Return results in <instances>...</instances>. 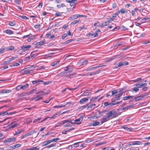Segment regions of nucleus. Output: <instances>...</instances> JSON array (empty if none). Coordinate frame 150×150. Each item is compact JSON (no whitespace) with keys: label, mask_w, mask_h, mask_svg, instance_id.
<instances>
[{"label":"nucleus","mask_w":150,"mask_h":150,"mask_svg":"<svg viewBox=\"0 0 150 150\" xmlns=\"http://www.w3.org/2000/svg\"><path fill=\"white\" fill-rule=\"evenodd\" d=\"M120 13L122 14L123 13H127V11L126 9H124L123 8H122L120 11Z\"/></svg>","instance_id":"33"},{"label":"nucleus","mask_w":150,"mask_h":150,"mask_svg":"<svg viewBox=\"0 0 150 150\" xmlns=\"http://www.w3.org/2000/svg\"><path fill=\"white\" fill-rule=\"evenodd\" d=\"M67 72H65L64 71H62L61 72L59 75L58 76H60L62 75H64L66 74H67Z\"/></svg>","instance_id":"58"},{"label":"nucleus","mask_w":150,"mask_h":150,"mask_svg":"<svg viewBox=\"0 0 150 150\" xmlns=\"http://www.w3.org/2000/svg\"><path fill=\"white\" fill-rule=\"evenodd\" d=\"M12 91L8 89H4L2 90L0 92V94H1L2 93H11V92Z\"/></svg>","instance_id":"17"},{"label":"nucleus","mask_w":150,"mask_h":150,"mask_svg":"<svg viewBox=\"0 0 150 150\" xmlns=\"http://www.w3.org/2000/svg\"><path fill=\"white\" fill-rule=\"evenodd\" d=\"M109 120V119L108 118H107V117H106L103 118L102 120L101 121V123H103L104 122L107 121Z\"/></svg>","instance_id":"34"},{"label":"nucleus","mask_w":150,"mask_h":150,"mask_svg":"<svg viewBox=\"0 0 150 150\" xmlns=\"http://www.w3.org/2000/svg\"><path fill=\"white\" fill-rule=\"evenodd\" d=\"M146 96V95H144L140 96H135L134 98V100L136 101H138L142 99L144 97Z\"/></svg>","instance_id":"10"},{"label":"nucleus","mask_w":150,"mask_h":150,"mask_svg":"<svg viewBox=\"0 0 150 150\" xmlns=\"http://www.w3.org/2000/svg\"><path fill=\"white\" fill-rule=\"evenodd\" d=\"M79 14H76L72 15L69 18V20H72L74 19H76L79 17Z\"/></svg>","instance_id":"8"},{"label":"nucleus","mask_w":150,"mask_h":150,"mask_svg":"<svg viewBox=\"0 0 150 150\" xmlns=\"http://www.w3.org/2000/svg\"><path fill=\"white\" fill-rule=\"evenodd\" d=\"M14 2H15L17 4L20 5L21 4L20 0H16L14 1Z\"/></svg>","instance_id":"55"},{"label":"nucleus","mask_w":150,"mask_h":150,"mask_svg":"<svg viewBox=\"0 0 150 150\" xmlns=\"http://www.w3.org/2000/svg\"><path fill=\"white\" fill-rule=\"evenodd\" d=\"M105 66H106L105 65H104L102 64H100L99 65L97 66L96 67H96V69L99 68L100 67H104Z\"/></svg>","instance_id":"52"},{"label":"nucleus","mask_w":150,"mask_h":150,"mask_svg":"<svg viewBox=\"0 0 150 150\" xmlns=\"http://www.w3.org/2000/svg\"><path fill=\"white\" fill-rule=\"evenodd\" d=\"M45 43V40L44 39L40 41L39 42H37L35 45V46L37 47H38V46H39L40 45H43Z\"/></svg>","instance_id":"14"},{"label":"nucleus","mask_w":150,"mask_h":150,"mask_svg":"<svg viewBox=\"0 0 150 150\" xmlns=\"http://www.w3.org/2000/svg\"><path fill=\"white\" fill-rule=\"evenodd\" d=\"M29 86V84L28 83H26L25 85H19L16 88L17 90L18 91L20 89L24 90L25 89L27 88Z\"/></svg>","instance_id":"3"},{"label":"nucleus","mask_w":150,"mask_h":150,"mask_svg":"<svg viewBox=\"0 0 150 150\" xmlns=\"http://www.w3.org/2000/svg\"><path fill=\"white\" fill-rule=\"evenodd\" d=\"M86 28L85 26H83L82 27H80L79 28V30L80 31H81L83 29H86Z\"/></svg>","instance_id":"60"},{"label":"nucleus","mask_w":150,"mask_h":150,"mask_svg":"<svg viewBox=\"0 0 150 150\" xmlns=\"http://www.w3.org/2000/svg\"><path fill=\"white\" fill-rule=\"evenodd\" d=\"M82 65H86L88 63V61L86 59H83L81 60L79 62Z\"/></svg>","instance_id":"15"},{"label":"nucleus","mask_w":150,"mask_h":150,"mask_svg":"<svg viewBox=\"0 0 150 150\" xmlns=\"http://www.w3.org/2000/svg\"><path fill=\"white\" fill-rule=\"evenodd\" d=\"M59 138H54L52 140H50V141H51V142H57V141L59 140Z\"/></svg>","instance_id":"45"},{"label":"nucleus","mask_w":150,"mask_h":150,"mask_svg":"<svg viewBox=\"0 0 150 150\" xmlns=\"http://www.w3.org/2000/svg\"><path fill=\"white\" fill-rule=\"evenodd\" d=\"M59 60H58L57 61L54 62L52 64H51V66L52 67H54L57 64H59Z\"/></svg>","instance_id":"38"},{"label":"nucleus","mask_w":150,"mask_h":150,"mask_svg":"<svg viewBox=\"0 0 150 150\" xmlns=\"http://www.w3.org/2000/svg\"><path fill=\"white\" fill-rule=\"evenodd\" d=\"M99 96H97L96 97H93L90 100L91 102H93L94 101V100L97 99Z\"/></svg>","instance_id":"39"},{"label":"nucleus","mask_w":150,"mask_h":150,"mask_svg":"<svg viewBox=\"0 0 150 150\" xmlns=\"http://www.w3.org/2000/svg\"><path fill=\"white\" fill-rule=\"evenodd\" d=\"M27 69H23L21 70V72H24L23 73V74H27L29 73H33V71L31 70H28Z\"/></svg>","instance_id":"6"},{"label":"nucleus","mask_w":150,"mask_h":150,"mask_svg":"<svg viewBox=\"0 0 150 150\" xmlns=\"http://www.w3.org/2000/svg\"><path fill=\"white\" fill-rule=\"evenodd\" d=\"M37 91V89L36 88H35L32 90L28 92L27 94L28 95H30L33 93L34 92H35Z\"/></svg>","instance_id":"35"},{"label":"nucleus","mask_w":150,"mask_h":150,"mask_svg":"<svg viewBox=\"0 0 150 150\" xmlns=\"http://www.w3.org/2000/svg\"><path fill=\"white\" fill-rule=\"evenodd\" d=\"M70 3V6H74V5L76 4V2H75L73 1H71Z\"/></svg>","instance_id":"50"},{"label":"nucleus","mask_w":150,"mask_h":150,"mask_svg":"<svg viewBox=\"0 0 150 150\" xmlns=\"http://www.w3.org/2000/svg\"><path fill=\"white\" fill-rule=\"evenodd\" d=\"M67 122L71 123V124H75V123H73L72 122V120H67L62 121H61L60 123H58L57 125L56 126V127H59L61 125H63L64 124L67 123Z\"/></svg>","instance_id":"2"},{"label":"nucleus","mask_w":150,"mask_h":150,"mask_svg":"<svg viewBox=\"0 0 150 150\" xmlns=\"http://www.w3.org/2000/svg\"><path fill=\"white\" fill-rule=\"evenodd\" d=\"M14 47L13 46H11L7 48V50H14Z\"/></svg>","instance_id":"51"},{"label":"nucleus","mask_w":150,"mask_h":150,"mask_svg":"<svg viewBox=\"0 0 150 150\" xmlns=\"http://www.w3.org/2000/svg\"><path fill=\"white\" fill-rule=\"evenodd\" d=\"M134 96H125L123 98V100H129V99H131L132 98L134 97Z\"/></svg>","instance_id":"22"},{"label":"nucleus","mask_w":150,"mask_h":150,"mask_svg":"<svg viewBox=\"0 0 150 150\" xmlns=\"http://www.w3.org/2000/svg\"><path fill=\"white\" fill-rule=\"evenodd\" d=\"M74 40V39H71L70 40H68L66 41L63 44H68V43L73 41Z\"/></svg>","instance_id":"41"},{"label":"nucleus","mask_w":150,"mask_h":150,"mask_svg":"<svg viewBox=\"0 0 150 150\" xmlns=\"http://www.w3.org/2000/svg\"><path fill=\"white\" fill-rule=\"evenodd\" d=\"M147 85V83H142L141 84H140L139 86H138L139 88H141L142 87H144L146 86Z\"/></svg>","instance_id":"40"},{"label":"nucleus","mask_w":150,"mask_h":150,"mask_svg":"<svg viewBox=\"0 0 150 150\" xmlns=\"http://www.w3.org/2000/svg\"><path fill=\"white\" fill-rule=\"evenodd\" d=\"M91 103H88L90 105H88V108L89 109H92L94 108L96 106V105L95 104H91Z\"/></svg>","instance_id":"20"},{"label":"nucleus","mask_w":150,"mask_h":150,"mask_svg":"<svg viewBox=\"0 0 150 150\" xmlns=\"http://www.w3.org/2000/svg\"><path fill=\"white\" fill-rule=\"evenodd\" d=\"M36 132V131H35V130H33V131H31L29 132L28 133H27L26 134H25L23 136V137H27V136H30V135H33L34 133H35V132Z\"/></svg>","instance_id":"12"},{"label":"nucleus","mask_w":150,"mask_h":150,"mask_svg":"<svg viewBox=\"0 0 150 150\" xmlns=\"http://www.w3.org/2000/svg\"><path fill=\"white\" fill-rule=\"evenodd\" d=\"M118 63V66H120V67L124 66L123 63L121 62H120L119 63Z\"/></svg>","instance_id":"64"},{"label":"nucleus","mask_w":150,"mask_h":150,"mask_svg":"<svg viewBox=\"0 0 150 150\" xmlns=\"http://www.w3.org/2000/svg\"><path fill=\"white\" fill-rule=\"evenodd\" d=\"M8 25L11 26H13L16 25V23L14 21L10 22L8 23Z\"/></svg>","instance_id":"46"},{"label":"nucleus","mask_w":150,"mask_h":150,"mask_svg":"<svg viewBox=\"0 0 150 150\" xmlns=\"http://www.w3.org/2000/svg\"><path fill=\"white\" fill-rule=\"evenodd\" d=\"M15 59V58L14 57H13L11 58H9V60H8L9 61V62H10L13 60H14Z\"/></svg>","instance_id":"57"},{"label":"nucleus","mask_w":150,"mask_h":150,"mask_svg":"<svg viewBox=\"0 0 150 150\" xmlns=\"http://www.w3.org/2000/svg\"><path fill=\"white\" fill-rule=\"evenodd\" d=\"M104 105L105 106H109L111 107L114 105V103H109L108 102H104Z\"/></svg>","instance_id":"19"},{"label":"nucleus","mask_w":150,"mask_h":150,"mask_svg":"<svg viewBox=\"0 0 150 150\" xmlns=\"http://www.w3.org/2000/svg\"><path fill=\"white\" fill-rule=\"evenodd\" d=\"M31 47V45H24L21 47V50H22L23 52L28 50Z\"/></svg>","instance_id":"5"},{"label":"nucleus","mask_w":150,"mask_h":150,"mask_svg":"<svg viewBox=\"0 0 150 150\" xmlns=\"http://www.w3.org/2000/svg\"><path fill=\"white\" fill-rule=\"evenodd\" d=\"M117 91V90H115L112 91L111 92L112 94L111 96H112L113 95L116 94L117 93H118Z\"/></svg>","instance_id":"44"},{"label":"nucleus","mask_w":150,"mask_h":150,"mask_svg":"<svg viewBox=\"0 0 150 150\" xmlns=\"http://www.w3.org/2000/svg\"><path fill=\"white\" fill-rule=\"evenodd\" d=\"M108 24H109V22L107 21V22H104L102 23L101 25L100 26L101 27H104L107 25Z\"/></svg>","instance_id":"29"},{"label":"nucleus","mask_w":150,"mask_h":150,"mask_svg":"<svg viewBox=\"0 0 150 150\" xmlns=\"http://www.w3.org/2000/svg\"><path fill=\"white\" fill-rule=\"evenodd\" d=\"M150 18L148 17H146L144 18H143L141 20V22L142 23H143L146 22V21L147 20L149 19Z\"/></svg>","instance_id":"32"},{"label":"nucleus","mask_w":150,"mask_h":150,"mask_svg":"<svg viewBox=\"0 0 150 150\" xmlns=\"http://www.w3.org/2000/svg\"><path fill=\"white\" fill-rule=\"evenodd\" d=\"M143 142L141 141H134L132 142H130L129 144V145L130 146L134 145H140L142 144Z\"/></svg>","instance_id":"4"},{"label":"nucleus","mask_w":150,"mask_h":150,"mask_svg":"<svg viewBox=\"0 0 150 150\" xmlns=\"http://www.w3.org/2000/svg\"><path fill=\"white\" fill-rule=\"evenodd\" d=\"M41 119V118L40 117L39 118H38L37 119H36L33 121V122L34 123L36 122H37L38 121L40 120Z\"/></svg>","instance_id":"63"},{"label":"nucleus","mask_w":150,"mask_h":150,"mask_svg":"<svg viewBox=\"0 0 150 150\" xmlns=\"http://www.w3.org/2000/svg\"><path fill=\"white\" fill-rule=\"evenodd\" d=\"M19 125V123H14L13 122L10 124V125L9 126V129L13 128L15 127H17Z\"/></svg>","instance_id":"11"},{"label":"nucleus","mask_w":150,"mask_h":150,"mask_svg":"<svg viewBox=\"0 0 150 150\" xmlns=\"http://www.w3.org/2000/svg\"><path fill=\"white\" fill-rule=\"evenodd\" d=\"M96 69V67H92L90 68H88L86 69V71H91Z\"/></svg>","instance_id":"49"},{"label":"nucleus","mask_w":150,"mask_h":150,"mask_svg":"<svg viewBox=\"0 0 150 150\" xmlns=\"http://www.w3.org/2000/svg\"><path fill=\"white\" fill-rule=\"evenodd\" d=\"M132 90L131 91H134L135 92H137V91H139V87H134L133 88Z\"/></svg>","instance_id":"42"},{"label":"nucleus","mask_w":150,"mask_h":150,"mask_svg":"<svg viewBox=\"0 0 150 150\" xmlns=\"http://www.w3.org/2000/svg\"><path fill=\"white\" fill-rule=\"evenodd\" d=\"M76 88H73V89H71V88H65L64 89V90H63L62 91V93H64V92H65V91H66V90L67 89H69L70 90H75Z\"/></svg>","instance_id":"53"},{"label":"nucleus","mask_w":150,"mask_h":150,"mask_svg":"<svg viewBox=\"0 0 150 150\" xmlns=\"http://www.w3.org/2000/svg\"><path fill=\"white\" fill-rule=\"evenodd\" d=\"M30 58L29 57H25L24 59V60L25 61H28L30 60Z\"/></svg>","instance_id":"62"},{"label":"nucleus","mask_w":150,"mask_h":150,"mask_svg":"<svg viewBox=\"0 0 150 150\" xmlns=\"http://www.w3.org/2000/svg\"><path fill=\"white\" fill-rule=\"evenodd\" d=\"M51 141L50 140H49L46 141H45L43 142L42 143V147L46 146L47 144L50 143Z\"/></svg>","instance_id":"21"},{"label":"nucleus","mask_w":150,"mask_h":150,"mask_svg":"<svg viewBox=\"0 0 150 150\" xmlns=\"http://www.w3.org/2000/svg\"><path fill=\"white\" fill-rule=\"evenodd\" d=\"M30 150H39V147L38 146L33 147L30 148Z\"/></svg>","instance_id":"43"},{"label":"nucleus","mask_w":150,"mask_h":150,"mask_svg":"<svg viewBox=\"0 0 150 150\" xmlns=\"http://www.w3.org/2000/svg\"><path fill=\"white\" fill-rule=\"evenodd\" d=\"M4 112H5V114H4V115H11L14 114H15L16 113V112L14 111V112H11L9 113H8L6 111H5Z\"/></svg>","instance_id":"36"},{"label":"nucleus","mask_w":150,"mask_h":150,"mask_svg":"<svg viewBox=\"0 0 150 150\" xmlns=\"http://www.w3.org/2000/svg\"><path fill=\"white\" fill-rule=\"evenodd\" d=\"M81 22V20H75L73 22H72L71 23V25H74V24L78 23H79V22Z\"/></svg>","instance_id":"31"},{"label":"nucleus","mask_w":150,"mask_h":150,"mask_svg":"<svg viewBox=\"0 0 150 150\" xmlns=\"http://www.w3.org/2000/svg\"><path fill=\"white\" fill-rule=\"evenodd\" d=\"M125 130H127V131H130L131 129L127 127L125 125H124L122 127Z\"/></svg>","instance_id":"48"},{"label":"nucleus","mask_w":150,"mask_h":150,"mask_svg":"<svg viewBox=\"0 0 150 150\" xmlns=\"http://www.w3.org/2000/svg\"><path fill=\"white\" fill-rule=\"evenodd\" d=\"M100 122L99 121H95L93 122L91 125L93 126H96L99 125Z\"/></svg>","instance_id":"26"},{"label":"nucleus","mask_w":150,"mask_h":150,"mask_svg":"<svg viewBox=\"0 0 150 150\" xmlns=\"http://www.w3.org/2000/svg\"><path fill=\"white\" fill-rule=\"evenodd\" d=\"M71 102H69L67 103L65 105H56L54 107V108H61L62 107H64L66 106V105H67L68 104H71Z\"/></svg>","instance_id":"16"},{"label":"nucleus","mask_w":150,"mask_h":150,"mask_svg":"<svg viewBox=\"0 0 150 150\" xmlns=\"http://www.w3.org/2000/svg\"><path fill=\"white\" fill-rule=\"evenodd\" d=\"M43 82V81L42 80H39L37 81H32V83L34 84H35L37 83H39L40 82Z\"/></svg>","instance_id":"30"},{"label":"nucleus","mask_w":150,"mask_h":150,"mask_svg":"<svg viewBox=\"0 0 150 150\" xmlns=\"http://www.w3.org/2000/svg\"><path fill=\"white\" fill-rule=\"evenodd\" d=\"M15 140L16 139L15 138H10L7 139V140L6 141V142H12L14 141H15Z\"/></svg>","instance_id":"28"},{"label":"nucleus","mask_w":150,"mask_h":150,"mask_svg":"<svg viewBox=\"0 0 150 150\" xmlns=\"http://www.w3.org/2000/svg\"><path fill=\"white\" fill-rule=\"evenodd\" d=\"M60 115V113H57L55 115H53L52 117H45V118L44 119H43L40 122V123H41V122H43V121H45V120H46L48 118H54L55 116L56 115Z\"/></svg>","instance_id":"18"},{"label":"nucleus","mask_w":150,"mask_h":150,"mask_svg":"<svg viewBox=\"0 0 150 150\" xmlns=\"http://www.w3.org/2000/svg\"><path fill=\"white\" fill-rule=\"evenodd\" d=\"M61 14L60 13L57 12L55 14V17H58L59 16H61Z\"/></svg>","instance_id":"56"},{"label":"nucleus","mask_w":150,"mask_h":150,"mask_svg":"<svg viewBox=\"0 0 150 150\" xmlns=\"http://www.w3.org/2000/svg\"><path fill=\"white\" fill-rule=\"evenodd\" d=\"M20 17H21V18L22 19H23L25 20H28V18L26 16H20Z\"/></svg>","instance_id":"54"},{"label":"nucleus","mask_w":150,"mask_h":150,"mask_svg":"<svg viewBox=\"0 0 150 150\" xmlns=\"http://www.w3.org/2000/svg\"><path fill=\"white\" fill-rule=\"evenodd\" d=\"M8 34H13V31L10 30H5L4 32Z\"/></svg>","instance_id":"27"},{"label":"nucleus","mask_w":150,"mask_h":150,"mask_svg":"<svg viewBox=\"0 0 150 150\" xmlns=\"http://www.w3.org/2000/svg\"><path fill=\"white\" fill-rule=\"evenodd\" d=\"M31 40H33L35 38V37L33 35L31 34H30V36L29 37Z\"/></svg>","instance_id":"61"},{"label":"nucleus","mask_w":150,"mask_h":150,"mask_svg":"<svg viewBox=\"0 0 150 150\" xmlns=\"http://www.w3.org/2000/svg\"><path fill=\"white\" fill-rule=\"evenodd\" d=\"M100 72V70H98L96 71H94L92 73H91L88 74V75H89L90 76H91L92 75H94L96 74H98Z\"/></svg>","instance_id":"25"},{"label":"nucleus","mask_w":150,"mask_h":150,"mask_svg":"<svg viewBox=\"0 0 150 150\" xmlns=\"http://www.w3.org/2000/svg\"><path fill=\"white\" fill-rule=\"evenodd\" d=\"M107 118L109 119L116 117L118 116L117 112L114 110H112L109 111L107 114Z\"/></svg>","instance_id":"1"},{"label":"nucleus","mask_w":150,"mask_h":150,"mask_svg":"<svg viewBox=\"0 0 150 150\" xmlns=\"http://www.w3.org/2000/svg\"><path fill=\"white\" fill-rule=\"evenodd\" d=\"M88 35L91 36H93V37L95 38L98 35V34L97 33H89L88 34Z\"/></svg>","instance_id":"24"},{"label":"nucleus","mask_w":150,"mask_h":150,"mask_svg":"<svg viewBox=\"0 0 150 150\" xmlns=\"http://www.w3.org/2000/svg\"><path fill=\"white\" fill-rule=\"evenodd\" d=\"M72 67V66L69 65L67 66L64 69V71H67L68 69H70Z\"/></svg>","instance_id":"47"},{"label":"nucleus","mask_w":150,"mask_h":150,"mask_svg":"<svg viewBox=\"0 0 150 150\" xmlns=\"http://www.w3.org/2000/svg\"><path fill=\"white\" fill-rule=\"evenodd\" d=\"M89 97L87 98H82L79 101V103L81 104H82L85 103L86 102H87L88 100Z\"/></svg>","instance_id":"9"},{"label":"nucleus","mask_w":150,"mask_h":150,"mask_svg":"<svg viewBox=\"0 0 150 150\" xmlns=\"http://www.w3.org/2000/svg\"><path fill=\"white\" fill-rule=\"evenodd\" d=\"M67 36V34L64 33L62 36V38L63 39H64Z\"/></svg>","instance_id":"59"},{"label":"nucleus","mask_w":150,"mask_h":150,"mask_svg":"<svg viewBox=\"0 0 150 150\" xmlns=\"http://www.w3.org/2000/svg\"><path fill=\"white\" fill-rule=\"evenodd\" d=\"M83 118L82 117H80L77 119H76L75 121V123L77 124H80L81 122L83 121Z\"/></svg>","instance_id":"13"},{"label":"nucleus","mask_w":150,"mask_h":150,"mask_svg":"<svg viewBox=\"0 0 150 150\" xmlns=\"http://www.w3.org/2000/svg\"><path fill=\"white\" fill-rule=\"evenodd\" d=\"M119 93L115 95V98L116 100H120V97L124 93L123 91L119 92Z\"/></svg>","instance_id":"7"},{"label":"nucleus","mask_w":150,"mask_h":150,"mask_svg":"<svg viewBox=\"0 0 150 150\" xmlns=\"http://www.w3.org/2000/svg\"><path fill=\"white\" fill-rule=\"evenodd\" d=\"M83 92V93H82V95L83 96H88L91 93V92H86L83 91H82L81 93H82Z\"/></svg>","instance_id":"23"},{"label":"nucleus","mask_w":150,"mask_h":150,"mask_svg":"<svg viewBox=\"0 0 150 150\" xmlns=\"http://www.w3.org/2000/svg\"><path fill=\"white\" fill-rule=\"evenodd\" d=\"M42 97H40L39 95H38L35 98V99L36 101H37L39 100L42 99Z\"/></svg>","instance_id":"37"}]
</instances>
